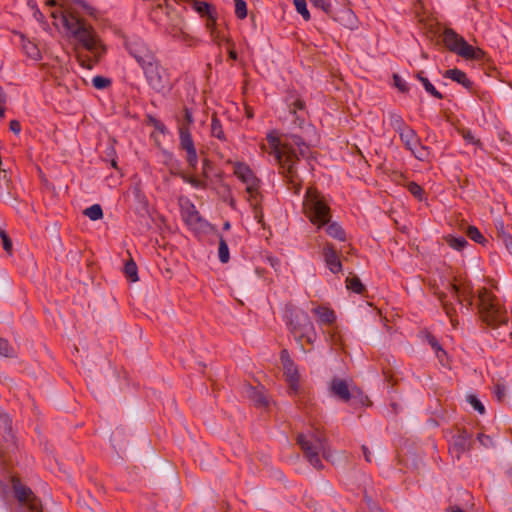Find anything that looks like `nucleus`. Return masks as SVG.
Returning a JSON list of instances; mask_svg holds the SVG:
<instances>
[{"label": "nucleus", "mask_w": 512, "mask_h": 512, "mask_svg": "<svg viewBox=\"0 0 512 512\" xmlns=\"http://www.w3.org/2000/svg\"><path fill=\"white\" fill-rule=\"evenodd\" d=\"M287 318L289 330L294 336L301 349L305 351L303 340L308 344H313L316 339L314 325L307 312L298 309H287Z\"/></svg>", "instance_id": "5"}, {"label": "nucleus", "mask_w": 512, "mask_h": 512, "mask_svg": "<svg viewBox=\"0 0 512 512\" xmlns=\"http://www.w3.org/2000/svg\"><path fill=\"white\" fill-rule=\"evenodd\" d=\"M466 235L474 242L481 244L482 246H486L488 240L482 235L479 229L475 226H468L466 229Z\"/></svg>", "instance_id": "30"}, {"label": "nucleus", "mask_w": 512, "mask_h": 512, "mask_svg": "<svg viewBox=\"0 0 512 512\" xmlns=\"http://www.w3.org/2000/svg\"><path fill=\"white\" fill-rule=\"evenodd\" d=\"M294 5L299 14L308 21L310 19V13L307 9L306 0H294Z\"/></svg>", "instance_id": "45"}, {"label": "nucleus", "mask_w": 512, "mask_h": 512, "mask_svg": "<svg viewBox=\"0 0 512 512\" xmlns=\"http://www.w3.org/2000/svg\"><path fill=\"white\" fill-rule=\"evenodd\" d=\"M477 439H478V440H479V442H480L483 446H485V447H488L489 445H491V444H492V439H491V437H490V436H487V435H485V434H483V433H479V434L477 435Z\"/></svg>", "instance_id": "60"}, {"label": "nucleus", "mask_w": 512, "mask_h": 512, "mask_svg": "<svg viewBox=\"0 0 512 512\" xmlns=\"http://www.w3.org/2000/svg\"><path fill=\"white\" fill-rule=\"evenodd\" d=\"M496 236L499 241L502 243L507 242L511 236V234L506 230L502 221H498L496 224Z\"/></svg>", "instance_id": "40"}, {"label": "nucleus", "mask_w": 512, "mask_h": 512, "mask_svg": "<svg viewBox=\"0 0 512 512\" xmlns=\"http://www.w3.org/2000/svg\"><path fill=\"white\" fill-rule=\"evenodd\" d=\"M393 85L403 94H407L410 90L408 84L396 73L393 74Z\"/></svg>", "instance_id": "44"}, {"label": "nucleus", "mask_w": 512, "mask_h": 512, "mask_svg": "<svg viewBox=\"0 0 512 512\" xmlns=\"http://www.w3.org/2000/svg\"><path fill=\"white\" fill-rule=\"evenodd\" d=\"M222 189L225 190V192L228 194V200L226 202H228L229 206L232 208V209H235L236 208V201L235 199L233 198L232 194H231V191H230V188L228 185L226 184H223L221 186Z\"/></svg>", "instance_id": "59"}, {"label": "nucleus", "mask_w": 512, "mask_h": 512, "mask_svg": "<svg viewBox=\"0 0 512 512\" xmlns=\"http://www.w3.org/2000/svg\"><path fill=\"white\" fill-rule=\"evenodd\" d=\"M218 257L221 263H227L230 259V253L227 242L225 241L221 234H219Z\"/></svg>", "instance_id": "34"}, {"label": "nucleus", "mask_w": 512, "mask_h": 512, "mask_svg": "<svg viewBox=\"0 0 512 512\" xmlns=\"http://www.w3.org/2000/svg\"><path fill=\"white\" fill-rule=\"evenodd\" d=\"M399 135L406 148L409 149L416 158L421 159V154H417L413 149V145L417 144L419 141L416 132L412 128L407 127L400 131Z\"/></svg>", "instance_id": "21"}, {"label": "nucleus", "mask_w": 512, "mask_h": 512, "mask_svg": "<svg viewBox=\"0 0 512 512\" xmlns=\"http://www.w3.org/2000/svg\"><path fill=\"white\" fill-rule=\"evenodd\" d=\"M22 46L26 55L34 60H39L41 58V53L39 48L33 42L26 40L22 35Z\"/></svg>", "instance_id": "27"}, {"label": "nucleus", "mask_w": 512, "mask_h": 512, "mask_svg": "<svg viewBox=\"0 0 512 512\" xmlns=\"http://www.w3.org/2000/svg\"><path fill=\"white\" fill-rule=\"evenodd\" d=\"M443 76L449 78L466 88L469 92H473L474 83L467 77L466 73L458 68L448 69Z\"/></svg>", "instance_id": "19"}, {"label": "nucleus", "mask_w": 512, "mask_h": 512, "mask_svg": "<svg viewBox=\"0 0 512 512\" xmlns=\"http://www.w3.org/2000/svg\"><path fill=\"white\" fill-rule=\"evenodd\" d=\"M185 223L193 230L203 233L216 232L215 226L206 221L197 211L194 204L190 203L182 213Z\"/></svg>", "instance_id": "14"}, {"label": "nucleus", "mask_w": 512, "mask_h": 512, "mask_svg": "<svg viewBox=\"0 0 512 512\" xmlns=\"http://www.w3.org/2000/svg\"><path fill=\"white\" fill-rule=\"evenodd\" d=\"M462 136L464 140L468 143L474 144V145H481V142L479 139H476L471 132V130H462Z\"/></svg>", "instance_id": "51"}, {"label": "nucleus", "mask_w": 512, "mask_h": 512, "mask_svg": "<svg viewBox=\"0 0 512 512\" xmlns=\"http://www.w3.org/2000/svg\"><path fill=\"white\" fill-rule=\"evenodd\" d=\"M83 213L92 221L100 220L103 218V210L99 204H94L86 208Z\"/></svg>", "instance_id": "35"}, {"label": "nucleus", "mask_w": 512, "mask_h": 512, "mask_svg": "<svg viewBox=\"0 0 512 512\" xmlns=\"http://www.w3.org/2000/svg\"><path fill=\"white\" fill-rule=\"evenodd\" d=\"M61 7V22L63 26L71 32L73 37L77 39L87 50L94 51L98 45V39L91 26L86 25L85 21L78 16V14L71 9V5H79L89 14H92L93 8L86 3L85 0H60Z\"/></svg>", "instance_id": "1"}, {"label": "nucleus", "mask_w": 512, "mask_h": 512, "mask_svg": "<svg viewBox=\"0 0 512 512\" xmlns=\"http://www.w3.org/2000/svg\"><path fill=\"white\" fill-rule=\"evenodd\" d=\"M249 201H250L251 206L253 208L255 219H257L258 223H262L263 222V212H262V209H261V207H260V205L258 203V198L252 199L251 197H249Z\"/></svg>", "instance_id": "48"}, {"label": "nucleus", "mask_w": 512, "mask_h": 512, "mask_svg": "<svg viewBox=\"0 0 512 512\" xmlns=\"http://www.w3.org/2000/svg\"><path fill=\"white\" fill-rule=\"evenodd\" d=\"M183 112H184V116H183V120L181 121V123H184L185 126L190 128V125L193 124V122H194L192 112L186 106L183 108Z\"/></svg>", "instance_id": "53"}, {"label": "nucleus", "mask_w": 512, "mask_h": 512, "mask_svg": "<svg viewBox=\"0 0 512 512\" xmlns=\"http://www.w3.org/2000/svg\"><path fill=\"white\" fill-rule=\"evenodd\" d=\"M415 77L422 83L426 92L429 93L432 97L436 99L444 98L443 94L434 87V85L429 81L427 77L424 76L423 71H418L415 74Z\"/></svg>", "instance_id": "23"}, {"label": "nucleus", "mask_w": 512, "mask_h": 512, "mask_svg": "<svg viewBox=\"0 0 512 512\" xmlns=\"http://www.w3.org/2000/svg\"><path fill=\"white\" fill-rule=\"evenodd\" d=\"M206 26L210 29L211 33L216 29L217 14L216 11L207 17Z\"/></svg>", "instance_id": "57"}, {"label": "nucleus", "mask_w": 512, "mask_h": 512, "mask_svg": "<svg viewBox=\"0 0 512 512\" xmlns=\"http://www.w3.org/2000/svg\"><path fill=\"white\" fill-rule=\"evenodd\" d=\"M437 295L439 301L441 302L443 309L446 313V315L450 318L451 323L453 326H455L456 321L454 320V315L456 313L455 307L452 303L447 301V295L444 292H435Z\"/></svg>", "instance_id": "25"}, {"label": "nucleus", "mask_w": 512, "mask_h": 512, "mask_svg": "<svg viewBox=\"0 0 512 512\" xmlns=\"http://www.w3.org/2000/svg\"><path fill=\"white\" fill-rule=\"evenodd\" d=\"M280 361L283 367V374L289 386V394L297 395L299 391L300 375L297 365L294 363L287 349L280 352Z\"/></svg>", "instance_id": "12"}, {"label": "nucleus", "mask_w": 512, "mask_h": 512, "mask_svg": "<svg viewBox=\"0 0 512 512\" xmlns=\"http://www.w3.org/2000/svg\"><path fill=\"white\" fill-rule=\"evenodd\" d=\"M150 123L154 126V128L161 132V133H165L166 131V126L163 122H161L160 120H157L156 118H153V117H150Z\"/></svg>", "instance_id": "58"}, {"label": "nucleus", "mask_w": 512, "mask_h": 512, "mask_svg": "<svg viewBox=\"0 0 512 512\" xmlns=\"http://www.w3.org/2000/svg\"><path fill=\"white\" fill-rule=\"evenodd\" d=\"M123 39L125 48L141 67H143L146 64H149V62L153 61L156 58L154 53L146 46L143 40L139 37L123 36Z\"/></svg>", "instance_id": "11"}, {"label": "nucleus", "mask_w": 512, "mask_h": 512, "mask_svg": "<svg viewBox=\"0 0 512 512\" xmlns=\"http://www.w3.org/2000/svg\"><path fill=\"white\" fill-rule=\"evenodd\" d=\"M323 257L327 267L332 273L336 274L341 271L342 264L337 255L335 247L332 244H325L323 247Z\"/></svg>", "instance_id": "18"}, {"label": "nucleus", "mask_w": 512, "mask_h": 512, "mask_svg": "<svg viewBox=\"0 0 512 512\" xmlns=\"http://www.w3.org/2000/svg\"><path fill=\"white\" fill-rule=\"evenodd\" d=\"M303 205L311 222L317 224L318 228L330 222V208L317 189L313 187L307 189Z\"/></svg>", "instance_id": "6"}, {"label": "nucleus", "mask_w": 512, "mask_h": 512, "mask_svg": "<svg viewBox=\"0 0 512 512\" xmlns=\"http://www.w3.org/2000/svg\"><path fill=\"white\" fill-rule=\"evenodd\" d=\"M179 138H180V146L183 150H191L194 149V142L190 133V128L185 126L184 123H180L179 125Z\"/></svg>", "instance_id": "22"}, {"label": "nucleus", "mask_w": 512, "mask_h": 512, "mask_svg": "<svg viewBox=\"0 0 512 512\" xmlns=\"http://www.w3.org/2000/svg\"><path fill=\"white\" fill-rule=\"evenodd\" d=\"M287 105L289 112L295 117L294 124L299 128H303L307 114L305 101L301 98L291 96L287 98Z\"/></svg>", "instance_id": "16"}, {"label": "nucleus", "mask_w": 512, "mask_h": 512, "mask_svg": "<svg viewBox=\"0 0 512 512\" xmlns=\"http://www.w3.org/2000/svg\"><path fill=\"white\" fill-rule=\"evenodd\" d=\"M0 432L3 434L5 441L10 446H15L14 436L12 434V421L8 414L0 411Z\"/></svg>", "instance_id": "20"}, {"label": "nucleus", "mask_w": 512, "mask_h": 512, "mask_svg": "<svg viewBox=\"0 0 512 512\" xmlns=\"http://www.w3.org/2000/svg\"><path fill=\"white\" fill-rule=\"evenodd\" d=\"M2 243H3V249L8 253V254H11L12 253V241L10 239V237H6L4 239H2Z\"/></svg>", "instance_id": "63"}, {"label": "nucleus", "mask_w": 512, "mask_h": 512, "mask_svg": "<svg viewBox=\"0 0 512 512\" xmlns=\"http://www.w3.org/2000/svg\"><path fill=\"white\" fill-rule=\"evenodd\" d=\"M319 317V320L323 324H332L336 320V316L333 310L327 307H316L314 310Z\"/></svg>", "instance_id": "26"}, {"label": "nucleus", "mask_w": 512, "mask_h": 512, "mask_svg": "<svg viewBox=\"0 0 512 512\" xmlns=\"http://www.w3.org/2000/svg\"><path fill=\"white\" fill-rule=\"evenodd\" d=\"M211 134L219 140H226L222 124L215 114L212 116L211 120Z\"/></svg>", "instance_id": "33"}, {"label": "nucleus", "mask_w": 512, "mask_h": 512, "mask_svg": "<svg viewBox=\"0 0 512 512\" xmlns=\"http://www.w3.org/2000/svg\"><path fill=\"white\" fill-rule=\"evenodd\" d=\"M116 157V151L113 144L107 146L105 150V160H110Z\"/></svg>", "instance_id": "61"}, {"label": "nucleus", "mask_w": 512, "mask_h": 512, "mask_svg": "<svg viewBox=\"0 0 512 512\" xmlns=\"http://www.w3.org/2000/svg\"><path fill=\"white\" fill-rule=\"evenodd\" d=\"M445 47L466 60H481L485 52L470 45L461 35L452 28H445L442 34Z\"/></svg>", "instance_id": "7"}, {"label": "nucleus", "mask_w": 512, "mask_h": 512, "mask_svg": "<svg viewBox=\"0 0 512 512\" xmlns=\"http://www.w3.org/2000/svg\"><path fill=\"white\" fill-rule=\"evenodd\" d=\"M169 33L172 35L173 38H182L183 41H187L188 38H189V35L187 33H185L182 28H176V27H173Z\"/></svg>", "instance_id": "52"}, {"label": "nucleus", "mask_w": 512, "mask_h": 512, "mask_svg": "<svg viewBox=\"0 0 512 512\" xmlns=\"http://www.w3.org/2000/svg\"><path fill=\"white\" fill-rule=\"evenodd\" d=\"M186 153H187L186 160H187L188 165L192 169H195L196 166H197V163H198V157H197L196 149L194 148V149H191V150H187Z\"/></svg>", "instance_id": "50"}, {"label": "nucleus", "mask_w": 512, "mask_h": 512, "mask_svg": "<svg viewBox=\"0 0 512 512\" xmlns=\"http://www.w3.org/2000/svg\"><path fill=\"white\" fill-rule=\"evenodd\" d=\"M177 176L181 177L184 182L191 184L195 188H206V183L194 176H189L183 171L177 172Z\"/></svg>", "instance_id": "37"}, {"label": "nucleus", "mask_w": 512, "mask_h": 512, "mask_svg": "<svg viewBox=\"0 0 512 512\" xmlns=\"http://www.w3.org/2000/svg\"><path fill=\"white\" fill-rule=\"evenodd\" d=\"M235 14L239 19L247 17V4L244 0L235 2Z\"/></svg>", "instance_id": "49"}, {"label": "nucleus", "mask_w": 512, "mask_h": 512, "mask_svg": "<svg viewBox=\"0 0 512 512\" xmlns=\"http://www.w3.org/2000/svg\"><path fill=\"white\" fill-rule=\"evenodd\" d=\"M408 191L418 200H423L424 190L423 188L414 181L407 184Z\"/></svg>", "instance_id": "42"}, {"label": "nucleus", "mask_w": 512, "mask_h": 512, "mask_svg": "<svg viewBox=\"0 0 512 512\" xmlns=\"http://www.w3.org/2000/svg\"><path fill=\"white\" fill-rule=\"evenodd\" d=\"M346 286L349 290L357 294H362L366 290L365 286L356 275L346 278Z\"/></svg>", "instance_id": "29"}, {"label": "nucleus", "mask_w": 512, "mask_h": 512, "mask_svg": "<svg viewBox=\"0 0 512 512\" xmlns=\"http://www.w3.org/2000/svg\"><path fill=\"white\" fill-rule=\"evenodd\" d=\"M389 118L391 126L398 133L408 127L399 114L391 113Z\"/></svg>", "instance_id": "38"}, {"label": "nucleus", "mask_w": 512, "mask_h": 512, "mask_svg": "<svg viewBox=\"0 0 512 512\" xmlns=\"http://www.w3.org/2000/svg\"><path fill=\"white\" fill-rule=\"evenodd\" d=\"M124 273L131 282L138 281V269L134 260L131 258L124 265Z\"/></svg>", "instance_id": "32"}, {"label": "nucleus", "mask_w": 512, "mask_h": 512, "mask_svg": "<svg viewBox=\"0 0 512 512\" xmlns=\"http://www.w3.org/2000/svg\"><path fill=\"white\" fill-rule=\"evenodd\" d=\"M286 141L287 142L283 143V148L285 149V151H289L290 149H293L292 145H295L298 148L303 146L306 149H309L308 145L305 143L303 138L299 135H295V134L288 135L286 137Z\"/></svg>", "instance_id": "31"}, {"label": "nucleus", "mask_w": 512, "mask_h": 512, "mask_svg": "<svg viewBox=\"0 0 512 512\" xmlns=\"http://www.w3.org/2000/svg\"><path fill=\"white\" fill-rule=\"evenodd\" d=\"M234 174L246 184V192L252 199L262 197L259 193L260 180L247 164L236 162L234 165Z\"/></svg>", "instance_id": "13"}, {"label": "nucleus", "mask_w": 512, "mask_h": 512, "mask_svg": "<svg viewBox=\"0 0 512 512\" xmlns=\"http://www.w3.org/2000/svg\"><path fill=\"white\" fill-rule=\"evenodd\" d=\"M447 243L450 247L457 251H461L465 248L466 245H468L467 240L464 237H452L449 236L447 238Z\"/></svg>", "instance_id": "39"}, {"label": "nucleus", "mask_w": 512, "mask_h": 512, "mask_svg": "<svg viewBox=\"0 0 512 512\" xmlns=\"http://www.w3.org/2000/svg\"><path fill=\"white\" fill-rule=\"evenodd\" d=\"M467 401L470 403V405L480 414L485 413V407L482 404V402L477 398L476 395L470 394L467 396Z\"/></svg>", "instance_id": "46"}, {"label": "nucleus", "mask_w": 512, "mask_h": 512, "mask_svg": "<svg viewBox=\"0 0 512 512\" xmlns=\"http://www.w3.org/2000/svg\"><path fill=\"white\" fill-rule=\"evenodd\" d=\"M267 141L280 167V173L285 178L287 184L290 185L289 189H293L295 194H299L301 184L297 181L299 176L296 169V163L299 161V157L295 150L290 149L289 151H285L279 138L272 134L267 135Z\"/></svg>", "instance_id": "2"}, {"label": "nucleus", "mask_w": 512, "mask_h": 512, "mask_svg": "<svg viewBox=\"0 0 512 512\" xmlns=\"http://www.w3.org/2000/svg\"><path fill=\"white\" fill-rule=\"evenodd\" d=\"M478 300V314L487 326L495 328L508 322L506 310L500 306L495 295L485 287L478 291Z\"/></svg>", "instance_id": "3"}, {"label": "nucleus", "mask_w": 512, "mask_h": 512, "mask_svg": "<svg viewBox=\"0 0 512 512\" xmlns=\"http://www.w3.org/2000/svg\"><path fill=\"white\" fill-rule=\"evenodd\" d=\"M448 288L451 290L453 297L457 299V301L463 306V299L460 295V288L455 283L449 282Z\"/></svg>", "instance_id": "55"}, {"label": "nucleus", "mask_w": 512, "mask_h": 512, "mask_svg": "<svg viewBox=\"0 0 512 512\" xmlns=\"http://www.w3.org/2000/svg\"><path fill=\"white\" fill-rule=\"evenodd\" d=\"M249 399L257 408H264L268 406V399L266 395L252 386L249 388Z\"/></svg>", "instance_id": "24"}, {"label": "nucleus", "mask_w": 512, "mask_h": 512, "mask_svg": "<svg viewBox=\"0 0 512 512\" xmlns=\"http://www.w3.org/2000/svg\"><path fill=\"white\" fill-rule=\"evenodd\" d=\"M12 489L20 505L27 507L30 512H43L41 500L34 494L31 488L22 484L20 479L12 478Z\"/></svg>", "instance_id": "10"}, {"label": "nucleus", "mask_w": 512, "mask_h": 512, "mask_svg": "<svg viewBox=\"0 0 512 512\" xmlns=\"http://www.w3.org/2000/svg\"><path fill=\"white\" fill-rule=\"evenodd\" d=\"M471 437L472 434L465 429L459 430L457 434L453 435L450 451L457 459H459L464 452L471 449Z\"/></svg>", "instance_id": "15"}, {"label": "nucleus", "mask_w": 512, "mask_h": 512, "mask_svg": "<svg viewBox=\"0 0 512 512\" xmlns=\"http://www.w3.org/2000/svg\"><path fill=\"white\" fill-rule=\"evenodd\" d=\"M330 393L343 402H349L352 398V392L345 379L333 377L329 383Z\"/></svg>", "instance_id": "17"}, {"label": "nucleus", "mask_w": 512, "mask_h": 512, "mask_svg": "<svg viewBox=\"0 0 512 512\" xmlns=\"http://www.w3.org/2000/svg\"><path fill=\"white\" fill-rule=\"evenodd\" d=\"M296 443L300 446L309 463L317 470H321L323 464L319 454L322 453L324 458H328V440L325 435L318 430L309 435L300 433L296 437Z\"/></svg>", "instance_id": "4"}, {"label": "nucleus", "mask_w": 512, "mask_h": 512, "mask_svg": "<svg viewBox=\"0 0 512 512\" xmlns=\"http://www.w3.org/2000/svg\"><path fill=\"white\" fill-rule=\"evenodd\" d=\"M6 102V95L0 94V117H4L5 115V107L4 104Z\"/></svg>", "instance_id": "64"}, {"label": "nucleus", "mask_w": 512, "mask_h": 512, "mask_svg": "<svg viewBox=\"0 0 512 512\" xmlns=\"http://www.w3.org/2000/svg\"><path fill=\"white\" fill-rule=\"evenodd\" d=\"M427 340L428 343L431 345L432 349L435 351L438 358H440V352L446 355V351L443 350L435 336L428 334Z\"/></svg>", "instance_id": "47"}, {"label": "nucleus", "mask_w": 512, "mask_h": 512, "mask_svg": "<svg viewBox=\"0 0 512 512\" xmlns=\"http://www.w3.org/2000/svg\"><path fill=\"white\" fill-rule=\"evenodd\" d=\"M495 396L497 398L498 401H503L504 397H505V386L501 383H497L495 385Z\"/></svg>", "instance_id": "56"}, {"label": "nucleus", "mask_w": 512, "mask_h": 512, "mask_svg": "<svg viewBox=\"0 0 512 512\" xmlns=\"http://www.w3.org/2000/svg\"><path fill=\"white\" fill-rule=\"evenodd\" d=\"M9 129L14 133V134H19L20 131H21V124L18 120H11L10 123H9Z\"/></svg>", "instance_id": "62"}, {"label": "nucleus", "mask_w": 512, "mask_h": 512, "mask_svg": "<svg viewBox=\"0 0 512 512\" xmlns=\"http://www.w3.org/2000/svg\"><path fill=\"white\" fill-rule=\"evenodd\" d=\"M111 84V79L104 76L97 75L92 79V85L98 90L108 88Z\"/></svg>", "instance_id": "41"}, {"label": "nucleus", "mask_w": 512, "mask_h": 512, "mask_svg": "<svg viewBox=\"0 0 512 512\" xmlns=\"http://www.w3.org/2000/svg\"><path fill=\"white\" fill-rule=\"evenodd\" d=\"M0 355L4 357L14 356V349L7 339L0 338Z\"/></svg>", "instance_id": "43"}, {"label": "nucleus", "mask_w": 512, "mask_h": 512, "mask_svg": "<svg viewBox=\"0 0 512 512\" xmlns=\"http://www.w3.org/2000/svg\"><path fill=\"white\" fill-rule=\"evenodd\" d=\"M326 233L337 240L345 241L346 240V233L344 229L337 223V222H331L328 223V226L326 228Z\"/></svg>", "instance_id": "28"}, {"label": "nucleus", "mask_w": 512, "mask_h": 512, "mask_svg": "<svg viewBox=\"0 0 512 512\" xmlns=\"http://www.w3.org/2000/svg\"><path fill=\"white\" fill-rule=\"evenodd\" d=\"M194 9L201 16H207V17L216 11L214 6H212L211 4H209L207 2H203V1H195Z\"/></svg>", "instance_id": "36"}, {"label": "nucleus", "mask_w": 512, "mask_h": 512, "mask_svg": "<svg viewBox=\"0 0 512 512\" xmlns=\"http://www.w3.org/2000/svg\"><path fill=\"white\" fill-rule=\"evenodd\" d=\"M78 59L81 63V66L88 69H92L94 65L97 63V60L91 59L89 56H85V58H83L82 55H79Z\"/></svg>", "instance_id": "54"}, {"label": "nucleus", "mask_w": 512, "mask_h": 512, "mask_svg": "<svg viewBox=\"0 0 512 512\" xmlns=\"http://www.w3.org/2000/svg\"><path fill=\"white\" fill-rule=\"evenodd\" d=\"M310 2L342 26L348 28H352L354 26L356 17L350 8L346 6H339L338 4L333 5L325 0H310Z\"/></svg>", "instance_id": "9"}, {"label": "nucleus", "mask_w": 512, "mask_h": 512, "mask_svg": "<svg viewBox=\"0 0 512 512\" xmlns=\"http://www.w3.org/2000/svg\"><path fill=\"white\" fill-rule=\"evenodd\" d=\"M148 85L156 92H163L171 88L168 73L157 58L141 67Z\"/></svg>", "instance_id": "8"}]
</instances>
